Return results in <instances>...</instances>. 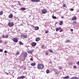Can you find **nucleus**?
<instances>
[{
    "label": "nucleus",
    "instance_id": "obj_1",
    "mask_svg": "<svg viewBox=\"0 0 79 79\" xmlns=\"http://www.w3.org/2000/svg\"><path fill=\"white\" fill-rule=\"evenodd\" d=\"M44 67V66L42 64H39L38 65V68L40 69H43Z\"/></svg>",
    "mask_w": 79,
    "mask_h": 79
},
{
    "label": "nucleus",
    "instance_id": "obj_2",
    "mask_svg": "<svg viewBox=\"0 0 79 79\" xmlns=\"http://www.w3.org/2000/svg\"><path fill=\"white\" fill-rule=\"evenodd\" d=\"M8 25L9 26H10L11 27H13L14 26V23L13 22H9Z\"/></svg>",
    "mask_w": 79,
    "mask_h": 79
},
{
    "label": "nucleus",
    "instance_id": "obj_3",
    "mask_svg": "<svg viewBox=\"0 0 79 79\" xmlns=\"http://www.w3.org/2000/svg\"><path fill=\"white\" fill-rule=\"evenodd\" d=\"M21 37L22 38H23L24 39H27V35L25 34H23L21 35Z\"/></svg>",
    "mask_w": 79,
    "mask_h": 79
},
{
    "label": "nucleus",
    "instance_id": "obj_4",
    "mask_svg": "<svg viewBox=\"0 0 79 79\" xmlns=\"http://www.w3.org/2000/svg\"><path fill=\"white\" fill-rule=\"evenodd\" d=\"M13 42H15V43H17L18 42V40L16 38H13Z\"/></svg>",
    "mask_w": 79,
    "mask_h": 79
},
{
    "label": "nucleus",
    "instance_id": "obj_5",
    "mask_svg": "<svg viewBox=\"0 0 79 79\" xmlns=\"http://www.w3.org/2000/svg\"><path fill=\"white\" fill-rule=\"evenodd\" d=\"M42 12L43 14H45L47 13V10L43 9L42 10Z\"/></svg>",
    "mask_w": 79,
    "mask_h": 79
},
{
    "label": "nucleus",
    "instance_id": "obj_6",
    "mask_svg": "<svg viewBox=\"0 0 79 79\" xmlns=\"http://www.w3.org/2000/svg\"><path fill=\"white\" fill-rule=\"evenodd\" d=\"M36 45H37V43L35 42H33L32 43L31 46H32V47H35Z\"/></svg>",
    "mask_w": 79,
    "mask_h": 79
},
{
    "label": "nucleus",
    "instance_id": "obj_7",
    "mask_svg": "<svg viewBox=\"0 0 79 79\" xmlns=\"http://www.w3.org/2000/svg\"><path fill=\"white\" fill-rule=\"evenodd\" d=\"M27 54L26 52H24L23 53V56L24 57V58H26L27 57Z\"/></svg>",
    "mask_w": 79,
    "mask_h": 79
},
{
    "label": "nucleus",
    "instance_id": "obj_8",
    "mask_svg": "<svg viewBox=\"0 0 79 79\" xmlns=\"http://www.w3.org/2000/svg\"><path fill=\"white\" fill-rule=\"evenodd\" d=\"M24 78H25V77L24 76H22L21 77H18L17 79H24Z\"/></svg>",
    "mask_w": 79,
    "mask_h": 79
},
{
    "label": "nucleus",
    "instance_id": "obj_9",
    "mask_svg": "<svg viewBox=\"0 0 79 79\" xmlns=\"http://www.w3.org/2000/svg\"><path fill=\"white\" fill-rule=\"evenodd\" d=\"M35 65H36V64L34 63H31V65L32 66H35Z\"/></svg>",
    "mask_w": 79,
    "mask_h": 79
},
{
    "label": "nucleus",
    "instance_id": "obj_10",
    "mask_svg": "<svg viewBox=\"0 0 79 79\" xmlns=\"http://www.w3.org/2000/svg\"><path fill=\"white\" fill-rule=\"evenodd\" d=\"M38 29H39V27H35V31H37Z\"/></svg>",
    "mask_w": 79,
    "mask_h": 79
},
{
    "label": "nucleus",
    "instance_id": "obj_11",
    "mask_svg": "<svg viewBox=\"0 0 79 79\" xmlns=\"http://www.w3.org/2000/svg\"><path fill=\"white\" fill-rule=\"evenodd\" d=\"M28 53H29L30 54H31L32 53V50H30V51H27Z\"/></svg>",
    "mask_w": 79,
    "mask_h": 79
},
{
    "label": "nucleus",
    "instance_id": "obj_12",
    "mask_svg": "<svg viewBox=\"0 0 79 79\" xmlns=\"http://www.w3.org/2000/svg\"><path fill=\"white\" fill-rule=\"evenodd\" d=\"M40 40V38L38 37L36 38L35 39V41L36 42H38V41H39Z\"/></svg>",
    "mask_w": 79,
    "mask_h": 79
},
{
    "label": "nucleus",
    "instance_id": "obj_13",
    "mask_svg": "<svg viewBox=\"0 0 79 79\" xmlns=\"http://www.w3.org/2000/svg\"><path fill=\"white\" fill-rule=\"evenodd\" d=\"M69 78V76H67L66 77H63V79H68Z\"/></svg>",
    "mask_w": 79,
    "mask_h": 79
},
{
    "label": "nucleus",
    "instance_id": "obj_14",
    "mask_svg": "<svg viewBox=\"0 0 79 79\" xmlns=\"http://www.w3.org/2000/svg\"><path fill=\"white\" fill-rule=\"evenodd\" d=\"M77 19V18L76 16H73V18H72V20H75V19Z\"/></svg>",
    "mask_w": 79,
    "mask_h": 79
},
{
    "label": "nucleus",
    "instance_id": "obj_15",
    "mask_svg": "<svg viewBox=\"0 0 79 79\" xmlns=\"http://www.w3.org/2000/svg\"><path fill=\"white\" fill-rule=\"evenodd\" d=\"M13 15L12 14H10V15L9 16V18H13Z\"/></svg>",
    "mask_w": 79,
    "mask_h": 79
},
{
    "label": "nucleus",
    "instance_id": "obj_16",
    "mask_svg": "<svg viewBox=\"0 0 79 79\" xmlns=\"http://www.w3.org/2000/svg\"><path fill=\"white\" fill-rule=\"evenodd\" d=\"M63 23V22L62 21H60V23H59V25H62Z\"/></svg>",
    "mask_w": 79,
    "mask_h": 79
},
{
    "label": "nucleus",
    "instance_id": "obj_17",
    "mask_svg": "<svg viewBox=\"0 0 79 79\" xmlns=\"http://www.w3.org/2000/svg\"><path fill=\"white\" fill-rule=\"evenodd\" d=\"M71 79H79V78L76 77H73L71 78Z\"/></svg>",
    "mask_w": 79,
    "mask_h": 79
},
{
    "label": "nucleus",
    "instance_id": "obj_18",
    "mask_svg": "<svg viewBox=\"0 0 79 79\" xmlns=\"http://www.w3.org/2000/svg\"><path fill=\"white\" fill-rule=\"evenodd\" d=\"M61 28L60 27V28H57L56 29V31H58L60 29H61Z\"/></svg>",
    "mask_w": 79,
    "mask_h": 79
},
{
    "label": "nucleus",
    "instance_id": "obj_19",
    "mask_svg": "<svg viewBox=\"0 0 79 79\" xmlns=\"http://www.w3.org/2000/svg\"><path fill=\"white\" fill-rule=\"evenodd\" d=\"M52 18L53 19H56V17L55 16H53V15H52Z\"/></svg>",
    "mask_w": 79,
    "mask_h": 79
},
{
    "label": "nucleus",
    "instance_id": "obj_20",
    "mask_svg": "<svg viewBox=\"0 0 79 79\" xmlns=\"http://www.w3.org/2000/svg\"><path fill=\"white\" fill-rule=\"evenodd\" d=\"M49 51L51 53H53V51H52V50L51 49H49Z\"/></svg>",
    "mask_w": 79,
    "mask_h": 79
},
{
    "label": "nucleus",
    "instance_id": "obj_21",
    "mask_svg": "<svg viewBox=\"0 0 79 79\" xmlns=\"http://www.w3.org/2000/svg\"><path fill=\"white\" fill-rule=\"evenodd\" d=\"M21 10H26V8L24 7L22 8L21 9Z\"/></svg>",
    "mask_w": 79,
    "mask_h": 79
},
{
    "label": "nucleus",
    "instance_id": "obj_22",
    "mask_svg": "<svg viewBox=\"0 0 79 79\" xmlns=\"http://www.w3.org/2000/svg\"><path fill=\"white\" fill-rule=\"evenodd\" d=\"M66 43H69V42H70V40H66Z\"/></svg>",
    "mask_w": 79,
    "mask_h": 79
},
{
    "label": "nucleus",
    "instance_id": "obj_23",
    "mask_svg": "<svg viewBox=\"0 0 79 79\" xmlns=\"http://www.w3.org/2000/svg\"><path fill=\"white\" fill-rule=\"evenodd\" d=\"M46 73L47 74H48V73H50V71L48 70H46Z\"/></svg>",
    "mask_w": 79,
    "mask_h": 79
},
{
    "label": "nucleus",
    "instance_id": "obj_24",
    "mask_svg": "<svg viewBox=\"0 0 79 79\" xmlns=\"http://www.w3.org/2000/svg\"><path fill=\"white\" fill-rule=\"evenodd\" d=\"M19 55V52H18L17 53H16V55Z\"/></svg>",
    "mask_w": 79,
    "mask_h": 79
},
{
    "label": "nucleus",
    "instance_id": "obj_25",
    "mask_svg": "<svg viewBox=\"0 0 79 79\" xmlns=\"http://www.w3.org/2000/svg\"><path fill=\"white\" fill-rule=\"evenodd\" d=\"M19 44L20 45H23V43L22 42H21V41H20L19 42Z\"/></svg>",
    "mask_w": 79,
    "mask_h": 79
},
{
    "label": "nucleus",
    "instance_id": "obj_26",
    "mask_svg": "<svg viewBox=\"0 0 79 79\" xmlns=\"http://www.w3.org/2000/svg\"><path fill=\"white\" fill-rule=\"evenodd\" d=\"M63 7H66V4H63Z\"/></svg>",
    "mask_w": 79,
    "mask_h": 79
},
{
    "label": "nucleus",
    "instance_id": "obj_27",
    "mask_svg": "<svg viewBox=\"0 0 79 79\" xmlns=\"http://www.w3.org/2000/svg\"><path fill=\"white\" fill-rule=\"evenodd\" d=\"M3 15V12L2 11L0 12V15Z\"/></svg>",
    "mask_w": 79,
    "mask_h": 79
},
{
    "label": "nucleus",
    "instance_id": "obj_28",
    "mask_svg": "<svg viewBox=\"0 0 79 79\" xmlns=\"http://www.w3.org/2000/svg\"><path fill=\"white\" fill-rule=\"evenodd\" d=\"M5 38H8V35H6L5 36Z\"/></svg>",
    "mask_w": 79,
    "mask_h": 79
},
{
    "label": "nucleus",
    "instance_id": "obj_29",
    "mask_svg": "<svg viewBox=\"0 0 79 79\" xmlns=\"http://www.w3.org/2000/svg\"><path fill=\"white\" fill-rule=\"evenodd\" d=\"M31 1L33 2H35V0H31Z\"/></svg>",
    "mask_w": 79,
    "mask_h": 79
},
{
    "label": "nucleus",
    "instance_id": "obj_30",
    "mask_svg": "<svg viewBox=\"0 0 79 79\" xmlns=\"http://www.w3.org/2000/svg\"><path fill=\"white\" fill-rule=\"evenodd\" d=\"M45 54H46V55H48V52H46Z\"/></svg>",
    "mask_w": 79,
    "mask_h": 79
},
{
    "label": "nucleus",
    "instance_id": "obj_31",
    "mask_svg": "<svg viewBox=\"0 0 79 79\" xmlns=\"http://www.w3.org/2000/svg\"><path fill=\"white\" fill-rule=\"evenodd\" d=\"M40 0H35V2H39Z\"/></svg>",
    "mask_w": 79,
    "mask_h": 79
},
{
    "label": "nucleus",
    "instance_id": "obj_32",
    "mask_svg": "<svg viewBox=\"0 0 79 79\" xmlns=\"http://www.w3.org/2000/svg\"><path fill=\"white\" fill-rule=\"evenodd\" d=\"M48 31H45L46 34H48Z\"/></svg>",
    "mask_w": 79,
    "mask_h": 79
},
{
    "label": "nucleus",
    "instance_id": "obj_33",
    "mask_svg": "<svg viewBox=\"0 0 79 79\" xmlns=\"http://www.w3.org/2000/svg\"><path fill=\"white\" fill-rule=\"evenodd\" d=\"M76 68H77L76 66H73V68L74 69H76Z\"/></svg>",
    "mask_w": 79,
    "mask_h": 79
},
{
    "label": "nucleus",
    "instance_id": "obj_34",
    "mask_svg": "<svg viewBox=\"0 0 79 79\" xmlns=\"http://www.w3.org/2000/svg\"><path fill=\"white\" fill-rule=\"evenodd\" d=\"M63 31V29H60V32H62Z\"/></svg>",
    "mask_w": 79,
    "mask_h": 79
},
{
    "label": "nucleus",
    "instance_id": "obj_35",
    "mask_svg": "<svg viewBox=\"0 0 79 79\" xmlns=\"http://www.w3.org/2000/svg\"><path fill=\"white\" fill-rule=\"evenodd\" d=\"M59 69H60V70H61V69H62V67H61L60 66L59 67Z\"/></svg>",
    "mask_w": 79,
    "mask_h": 79
},
{
    "label": "nucleus",
    "instance_id": "obj_36",
    "mask_svg": "<svg viewBox=\"0 0 79 79\" xmlns=\"http://www.w3.org/2000/svg\"><path fill=\"white\" fill-rule=\"evenodd\" d=\"M3 52V50L2 49H0V52Z\"/></svg>",
    "mask_w": 79,
    "mask_h": 79
},
{
    "label": "nucleus",
    "instance_id": "obj_37",
    "mask_svg": "<svg viewBox=\"0 0 79 79\" xmlns=\"http://www.w3.org/2000/svg\"><path fill=\"white\" fill-rule=\"evenodd\" d=\"M4 53H7V51H6V50L5 51Z\"/></svg>",
    "mask_w": 79,
    "mask_h": 79
},
{
    "label": "nucleus",
    "instance_id": "obj_38",
    "mask_svg": "<svg viewBox=\"0 0 79 79\" xmlns=\"http://www.w3.org/2000/svg\"><path fill=\"white\" fill-rule=\"evenodd\" d=\"M30 60L31 61H33V58H31Z\"/></svg>",
    "mask_w": 79,
    "mask_h": 79
},
{
    "label": "nucleus",
    "instance_id": "obj_39",
    "mask_svg": "<svg viewBox=\"0 0 79 79\" xmlns=\"http://www.w3.org/2000/svg\"><path fill=\"white\" fill-rule=\"evenodd\" d=\"M18 3H19V5H21V3L19 2H18Z\"/></svg>",
    "mask_w": 79,
    "mask_h": 79
},
{
    "label": "nucleus",
    "instance_id": "obj_40",
    "mask_svg": "<svg viewBox=\"0 0 79 79\" xmlns=\"http://www.w3.org/2000/svg\"><path fill=\"white\" fill-rule=\"evenodd\" d=\"M44 46L43 45L41 46V48H44Z\"/></svg>",
    "mask_w": 79,
    "mask_h": 79
},
{
    "label": "nucleus",
    "instance_id": "obj_41",
    "mask_svg": "<svg viewBox=\"0 0 79 79\" xmlns=\"http://www.w3.org/2000/svg\"><path fill=\"white\" fill-rule=\"evenodd\" d=\"M70 11H74V9H70Z\"/></svg>",
    "mask_w": 79,
    "mask_h": 79
},
{
    "label": "nucleus",
    "instance_id": "obj_42",
    "mask_svg": "<svg viewBox=\"0 0 79 79\" xmlns=\"http://www.w3.org/2000/svg\"><path fill=\"white\" fill-rule=\"evenodd\" d=\"M6 73L7 75H9V74H10V73H7L6 72Z\"/></svg>",
    "mask_w": 79,
    "mask_h": 79
},
{
    "label": "nucleus",
    "instance_id": "obj_43",
    "mask_svg": "<svg viewBox=\"0 0 79 79\" xmlns=\"http://www.w3.org/2000/svg\"><path fill=\"white\" fill-rule=\"evenodd\" d=\"M2 37L3 38H5V35H3Z\"/></svg>",
    "mask_w": 79,
    "mask_h": 79
},
{
    "label": "nucleus",
    "instance_id": "obj_44",
    "mask_svg": "<svg viewBox=\"0 0 79 79\" xmlns=\"http://www.w3.org/2000/svg\"><path fill=\"white\" fill-rule=\"evenodd\" d=\"M0 43H2V40H0Z\"/></svg>",
    "mask_w": 79,
    "mask_h": 79
},
{
    "label": "nucleus",
    "instance_id": "obj_45",
    "mask_svg": "<svg viewBox=\"0 0 79 79\" xmlns=\"http://www.w3.org/2000/svg\"><path fill=\"white\" fill-rule=\"evenodd\" d=\"M70 30H71V31H73V29H71Z\"/></svg>",
    "mask_w": 79,
    "mask_h": 79
},
{
    "label": "nucleus",
    "instance_id": "obj_46",
    "mask_svg": "<svg viewBox=\"0 0 79 79\" xmlns=\"http://www.w3.org/2000/svg\"><path fill=\"white\" fill-rule=\"evenodd\" d=\"M77 64H79V61L77 62Z\"/></svg>",
    "mask_w": 79,
    "mask_h": 79
},
{
    "label": "nucleus",
    "instance_id": "obj_47",
    "mask_svg": "<svg viewBox=\"0 0 79 79\" xmlns=\"http://www.w3.org/2000/svg\"><path fill=\"white\" fill-rule=\"evenodd\" d=\"M61 18H62V19L64 18V17H63V16Z\"/></svg>",
    "mask_w": 79,
    "mask_h": 79
},
{
    "label": "nucleus",
    "instance_id": "obj_48",
    "mask_svg": "<svg viewBox=\"0 0 79 79\" xmlns=\"http://www.w3.org/2000/svg\"><path fill=\"white\" fill-rule=\"evenodd\" d=\"M55 24H57V22Z\"/></svg>",
    "mask_w": 79,
    "mask_h": 79
},
{
    "label": "nucleus",
    "instance_id": "obj_49",
    "mask_svg": "<svg viewBox=\"0 0 79 79\" xmlns=\"http://www.w3.org/2000/svg\"><path fill=\"white\" fill-rule=\"evenodd\" d=\"M29 17H31V15H29Z\"/></svg>",
    "mask_w": 79,
    "mask_h": 79
}]
</instances>
